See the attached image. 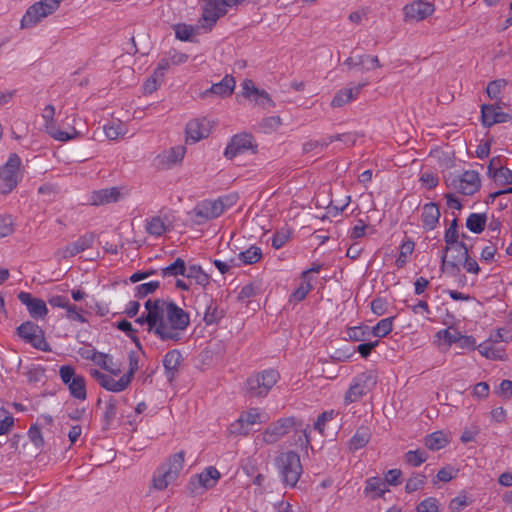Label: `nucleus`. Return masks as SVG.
Wrapping results in <instances>:
<instances>
[{"instance_id":"obj_2","label":"nucleus","mask_w":512,"mask_h":512,"mask_svg":"<svg viewBox=\"0 0 512 512\" xmlns=\"http://www.w3.org/2000/svg\"><path fill=\"white\" fill-rule=\"evenodd\" d=\"M185 452L179 451L169 456L156 468L152 477V488L158 491L165 490L179 476L184 467Z\"/></svg>"},{"instance_id":"obj_36","label":"nucleus","mask_w":512,"mask_h":512,"mask_svg":"<svg viewBox=\"0 0 512 512\" xmlns=\"http://www.w3.org/2000/svg\"><path fill=\"white\" fill-rule=\"evenodd\" d=\"M450 442V435L443 431H435L425 437V446L432 450H440Z\"/></svg>"},{"instance_id":"obj_37","label":"nucleus","mask_w":512,"mask_h":512,"mask_svg":"<svg viewBox=\"0 0 512 512\" xmlns=\"http://www.w3.org/2000/svg\"><path fill=\"white\" fill-rule=\"evenodd\" d=\"M364 61L369 62V66L365 67L366 71H370L375 68L381 67L379 58L377 56L366 55V54L360 55L357 57H349L344 61V64L346 66H348L349 68H355V67H359L360 65H363Z\"/></svg>"},{"instance_id":"obj_25","label":"nucleus","mask_w":512,"mask_h":512,"mask_svg":"<svg viewBox=\"0 0 512 512\" xmlns=\"http://www.w3.org/2000/svg\"><path fill=\"white\" fill-rule=\"evenodd\" d=\"M440 216V209L436 203L429 202L424 204L421 209V223L424 231L434 230L439 224Z\"/></svg>"},{"instance_id":"obj_20","label":"nucleus","mask_w":512,"mask_h":512,"mask_svg":"<svg viewBox=\"0 0 512 512\" xmlns=\"http://www.w3.org/2000/svg\"><path fill=\"white\" fill-rule=\"evenodd\" d=\"M227 205L224 204L222 198L214 200H203L198 203L194 209L195 215L204 220L215 219L223 214Z\"/></svg>"},{"instance_id":"obj_42","label":"nucleus","mask_w":512,"mask_h":512,"mask_svg":"<svg viewBox=\"0 0 512 512\" xmlns=\"http://www.w3.org/2000/svg\"><path fill=\"white\" fill-rule=\"evenodd\" d=\"M394 320H395V317H387V318L381 319L380 321L377 322L376 325H374L372 328H370V334L377 338L386 337L393 330Z\"/></svg>"},{"instance_id":"obj_35","label":"nucleus","mask_w":512,"mask_h":512,"mask_svg":"<svg viewBox=\"0 0 512 512\" xmlns=\"http://www.w3.org/2000/svg\"><path fill=\"white\" fill-rule=\"evenodd\" d=\"M198 484L208 490L214 488L221 478V473L214 466H208L196 476Z\"/></svg>"},{"instance_id":"obj_15","label":"nucleus","mask_w":512,"mask_h":512,"mask_svg":"<svg viewBox=\"0 0 512 512\" xmlns=\"http://www.w3.org/2000/svg\"><path fill=\"white\" fill-rule=\"evenodd\" d=\"M435 11L433 3L414 0L403 7V18L407 23L420 22L430 17Z\"/></svg>"},{"instance_id":"obj_10","label":"nucleus","mask_w":512,"mask_h":512,"mask_svg":"<svg viewBox=\"0 0 512 512\" xmlns=\"http://www.w3.org/2000/svg\"><path fill=\"white\" fill-rule=\"evenodd\" d=\"M41 116L44 121L43 126L45 131L54 140L59 142H67L80 137L81 133L77 131L74 127L70 128L68 131H63L57 127L54 120L55 107L53 105H46L43 109Z\"/></svg>"},{"instance_id":"obj_31","label":"nucleus","mask_w":512,"mask_h":512,"mask_svg":"<svg viewBox=\"0 0 512 512\" xmlns=\"http://www.w3.org/2000/svg\"><path fill=\"white\" fill-rule=\"evenodd\" d=\"M308 272H302L298 286L291 292L289 302L298 304L303 301L313 289L314 278H308Z\"/></svg>"},{"instance_id":"obj_28","label":"nucleus","mask_w":512,"mask_h":512,"mask_svg":"<svg viewBox=\"0 0 512 512\" xmlns=\"http://www.w3.org/2000/svg\"><path fill=\"white\" fill-rule=\"evenodd\" d=\"M363 492L366 497L371 500H376L383 498L385 494L389 492V487H387L386 482L380 477L372 476L366 479Z\"/></svg>"},{"instance_id":"obj_62","label":"nucleus","mask_w":512,"mask_h":512,"mask_svg":"<svg viewBox=\"0 0 512 512\" xmlns=\"http://www.w3.org/2000/svg\"><path fill=\"white\" fill-rule=\"evenodd\" d=\"M458 252L461 253L463 256V268L466 270V272L477 275L480 272V267L478 265V262L474 258L469 256L468 249L466 248V251L461 250Z\"/></svg>"},{"instance_id":"obj_14","label":"nucleus","mask_w":512,"mask_h":512,"mask_svg":"<svg viewBox=\"0 0 512 512\" xmlns=\"http://www.w3.org/2000/svg\"><path fill=\"white\" fill-rule=\"evenodd\" d=\"M263 414L259 408H250L240 414L230 425V432L236 435H248L255 424L264 422Z\"/></svg>"},{"instance_id":"obj_64","label":"nucleus","mask_w":512,"mask_h":512,"mask_svg":"<svg viewBox=\"0 0 512 512\" xmlns=\"http://www.w3.org/2000/svg\"><path fill=\"white\" fill-rule=\"evenodd\" d=\"M416 512H439V502L435 497L425 498L416 506Z\"/></svg>"},{"instance_id":"obj_1","label":"nucleus","mask_w":512,"mask_h":512,"mask_svg":"<svg viewBox=\"0 0 512 512\" xmlns=\"http://www.w3.org/2000/svg\"><path fill=\"white\" fill-rule=\"evenodd\" d=\"M146 315L136 321L146 324L147 330L162 341L178 342L190 324V316L175 302L164 299H148Z\"/></svg>"},{"instance_id":"obj_29","label":"nucleus","mask_w":512,"mask_h":512,"mask_svg":"<svg viewBox=\"0 0 512 512\" xmlns=\"http://www.w3.org/2000/svg\"><path fill=\"white\" fill-rule=\"evenodd\" d=\"M477 350L483 357L490 360H504L506 357L505 349L498 346V343L490 336L478 344Z\"/></svg>"},{"instance_id":"obj_19","label":"nucleus","mask_w":512,"mask_h":512,"mask_svg":"<svg viewBox=\"0 0 512 512\" xmlns=\"http://www.w3.org/2000/svg\"><path fill=\"white\" fill-rule=\"evenodd\" d=\"M18 300L26 306L30 317L34 320H43L48 314V308L44 300L33 297L31 293L21 291L17 295Z\"/></svg>"},{"instance_id":"obj_38","label":"nucleus","mask_w":512,"mask_h":512,"mask_svg":"<svg viewBox=\"0 0 512 512\" xmlns=\"http://www.w3.org/2000/svg\"><path fill=\"white\" fill-rule=\"evenodd\" d=\"M414 249L415 243L413 240L406 238L401 242L399 254L395 261L397 268H403L410 261Z\"/></svg>"},{"instance_id":"obj_4","label":"nucleus","mask_w":512,"mask_h":512,"mask_svg":"<svg viewBox=\"0 0 512 512\" xmlns=\"http://www.w3.org/2000/svg\"><path fill=\"white\" fill-rule=\"evenodd\" d=\"M23 176L24 167L20 156L11 153L7 161L0 167V193L12 192L22 181Z\"/></svg>"},{"instance_id":"obj_33","label":"nucleus","mask_w":512,"mask_h":512,"mask_svg":"<svg viewBox=\"0 0 512 512\" xmlns=\"http://www.w3.org/2000/svg\"><path fill=\"white\" fill-rule=\"evenodd\" d=\"M121 197L119 188L111 187L92 192L90 202L92 205H104L117 202Z\"/></svg>"},{"instance_id":"obj_9","label":"nucleus","mask_w":512,"mask_h":512,"mask_svg":"<svg viewBox=\"0 0 512 512\" xmlns=\"http://www.w3.org/2000/svg\"><path fill=\"white\" fill-rule=\"evenodd\" d=\"M59 376L62 382L68 387L70 395L80 401L87 399L86 380L82 375L76 373L75 368L70 365H63L59 369Z\"/></svg>"},{"instance_id":"obj_48","label":"nucleus","mask_w":512,"mask_h":512,"mask_svg":"<svg viewBox=\"0 0 512 512\" xmlns=\"http://www.w3.org/2000/svg\"><path fill=\"white\" fill-rule=\"evenodd\" d=\"M488 176L493 178L497 184L510 185L512 184V170L507 167H500L491 172V167H488Z\"/></svg>"},{"instance_id":"obj_27","label":"nucleus","mask_w":512,"mask_h":512,"mask_svg":"<svg viewBox=\"0 0 512 512\" xmlns=\"http://www.w3.org/2000/svg\"><path fill=\"white\" fill-rule=\"evenodd\" d=\"M481 119L484 126L491 127L494 124L506 122L508 115L500 106L484 104L481 106Z\"/></svg>"},{"instance_id":"obj_60","label":"nucleus","mask_w":512,"mask_h":512,"mask_svg":"<svg viewBox=\"0 0 512 512\" xmlns=\"http://www.w3.org/2000/svg\"><path fill=\"white\" fill-rule=\"evenodd\" d=\"M506 85H507V81L504 79H497V80L491 81L487 85V88H486L487 95L491 99H498Z\"/></svg>"},{"instance_id":"obj_49","label":"nucleus","mask_w":512,"mask_h":512,"mask_svg":"<svg viewBox=\"0 0 512 512\" xmlns=\"http://www.w3.org/2000/svg\"><path fill=\"white\" fill-rule=\"evenodd\" d=\"M185 272V261L181 258H177L170 265L163 267L161 269V274L163 277H176L183 276Z\"/></svg>"},{"instance_id":"obj_43","label":"nucleus","mask_w":512,"mask_h":512,"mask_svg":"<svg viewBox=\"0 0 512 512\" xmlns=\"http://www.w3.org/2000/svg\"><path fill=\"white\" fill-rule=\"evenodd\" d=\"M487 222V217L484 213H471L466 219L467 229L475 234L481 233Z\"/></svg>"},{"instance_id":"obj_52","label":"nucleus","mask_w":512,"mask_h":512,"mask_svg":"<svg viewBox=\"0 0 512 512\" xmlns=\"http://www.w3.org/2000/svg\"><path fill=\"white\" fill-rule=\"evenodd\" d=\"M160 286L159 281L152 280L140 285H137L134 289V296L136 298H145L146 296L154 293Z\"/></svg>"},{"instance_id":"obj_56","label":"nucleus","mask_w":512,"mask_h":512,"mask_svg":"<svg viewBox=\"0 0 512 512\" xmlns=\"http://www.w3.org/2000/svg\"><path fill=\"white\" fill-rule=\"evenodd\" d=\"M406 462L413 466L418 467L427 460V453L424 450H409L405 454Z\"/></svg>"},{"instance_id":"obj_41","label":"nucleus","mask_w":512,"mask_h":512,"mask_svg":"<svg viewBox=\"0 0 512 512\" xmlns=\"http://www.w3.org/2000/svg\"><path fill=\"white\" fill-rule=\"evenodd\" d=\"M263 256L262 249L259 246L251 245L246 250L237 255V259L243 265H252L261 260Z\"/></svg>"},{"instance_id":"obj_12","label":"nucleus","mask_w":512,"mask_h":512,"mask_svg":"<svg viewBox=\"0 0 512 512\" xmlns=\"http://www.w3.org/2000/svg\"><path fill=\"white\" fill-rule=\"evenodd\" d=\"M257 147V143L252 134L246 132L238 133L231 137L224 150V156L227 159H234L248 152L256 153Z\"/></svg>"},{"instance_id":"obj_3","label":"nucleus","mask_w":512,"mask_h":512,"mask_svg":"<svg viewBox=\"0 0 512 512\" xmlns=\"http://www.w3.org/2000/svg\"><path fill=\"white\" fill-rule=\"evenodd\" d=\"M280 380L276 369L269 368L251 374L245 383V390L249 397L264 398Z\"/></svg>"},{"instance_id":"obj_21","label":"nucleus","mask_w":512,"mask_h":512,"mask_svg":"<svg viewBox=\"0 0 512 512\" xmlns=\"http://www.w3.org/2000/svg\"><path fill=\"white\" fill-rule=\"evenodd\" d=\"M188 59L189 56L186 53L170 49L162 55L155 69L160 76H165L172 67L182 65L186 63Z\"/></svg>"},{"instance_id":"obj_16","label":"nucleus","mask_w":512,"mask_h":512,"mask_svg":"<svg viewBox=\"0 0 512 512\" xmlns=\"http://www.w3.org/2000/svg\"><path fill=\"white\" fill-rule=\"evenodd\" d=\"M242 96L248 99L250 102L254 103V105L269 108L274 107L275 103L264 89H259L256 87L255 83L251 79H245L242 84Z\"/></svg>"},{"instance_id":"obj_55","label":"nucleus","mask_w":512,"mask_h":512,"mask_svg":"<svg viewBox=\"0 0 512 512\" xmlns=\"http://www.w3.org/2000/svg\"><path fill=\"white\" fill-rule=\"evenodd\" d=\"M14 427V417L5 408H0V435H7Z\"/></svg>"},{"instance_id":"obj_53","label":"nucleus","mask_w":512,"mask_h":512,"mask_svg":"<svg viewBox=\"0 0 512 512\" xmlns=\"http://www.w3.org/2000/svg\"><path fill=\"white\" fill-rule=\"evenodd\" d=\"M473 502L466 491H461L456 497H454L449 503V509L453 512H459Z\"/></svg>"},{"instance_id":"obj_51","label":"nucleus","mask_w":512,"mask_h":512,"mask_svg":"<svg viewBox=\"0 0 512 512\" xmlns=\"http://www.w3.org/2000/svg\"><path fill=\"white\" fill-rule=\"evenodd\" d=\"M498 243L499 239H497V236H491V239L489 241L488 245H485L480 253V259L483 262H491L493 261L495 254L498 250Z\"/></svg>"},{"instance_id":"obj_6","label":"nucleus","mask_w":512,"mask_h":512,"mask_svg":"<svg viewBox=\"0 0 512 512\" xmlns=\"http://www.w3.org/2000/svg\"><path fill=\"white\" fill-rule=\"evenodd\" d=\"M276 465L284 483L294 487L302 474L299 455L293 451L282 453L276 459Z\"/></svg>"},{"instance_id":"obj_11","label":"nucleus","mask_w":512,"mask_h":512,"mask_svg":"<svg viewBox=\"0 0 512 512\" xmlns=\"http://www.w3.org/2000/svg\"><path fill=\"white\" fill-rule=\"evenodd\" d=\"M376 384V376L372 372H363L355 376L345 393L344 403L349 405L366 395Z\"/></svg>"},{"instance_id":"obj_34","label":"nucleus","mask_w":512,"mask_h":512,"mask_svg":"<svg viewBox=\"0 0 512 512\" xmlns=\"http://www.w3.org/2000/svg\"><path fill=\"white\" fill-rule=\"evenodd\" d=\"M90 360L98 366L101 373H113L120 368V364L114 361V358L106 353L93 351Z\"/></svg>"},{"instance_id":"obj_13","label":"nucleus","mask_w":512,"mask_h":512,"mask_svg":"<svg viewBox=\"0 0 512 512\" xmlns=\"http://www.w3.org/2000/svg\"><path fill=\"white\" fill-rule=\"evenodd\" d=\"M17 333L21 339L34 348L44 352L51 350L50 345L45 339L44 331L39 325L26 321L17 328Z\"/></svg>"},{"instance_id":"obj_50","label":"nucleus","mask_w":512,"mask_h":512,"mask_svg":"<svg viewBox=\"0 0 512 512\" xmlns=\"http://www.w3.org/2000/svg\"><path fill=\"white\" fill-rule=\"evenodd\" d=\"M175 37L180 41H192L196 28L192 25L179 23L174 26Z\"/></svg>"},{"instance_id":"obj_18","label":"nucleus","mask_w":512,"mask_h":512,"mask_svg":"<svg viewBox=\"0 0 512 512\" xmlns=\"http://www.w3.org/2000/svg\"><path fill=\"white\" fill-rule=\"evenodd\" d=\"M295 425L293 417L278 419L265 429L262 439L266 444H274L285 436Z\"/></svg>"},{"instance_id":"obj_5","label":"nucleus","mask_w":512,"mask_h":512,"mask_svg":"<svg viewBox=\"0 0 512 512\" xmlns=\"http://www.w3.org/2000/svg\"><path fill=\"white\" fill-rule=\"evenodd\" d=\"M244 0H203L200 24L211 31L218 20L224 17L230 8L240 5Z\"/></svg>"},{"instance_id":"obj_39","label":"nucleus","mask_w":512,"mask_h":512,"mask_svg":"<svg viewBox=\"0 0 512 512\" xmlns=\"http://www.w3.org/2000/svg\"><path fill=\"white\" fill-rule=\"evenodd\" d=\"M460 334L461 332L459 330L450 326L448 328L440 329L437 331L435 338L439 346L445 345L450 347L452 344H457Z\"/></svg>"},{"instance_id":"obj_32","label":"nucleus","mask_w":512,"mask_h":512,"mask_svg":"<svg viewBox=\"0 0 512 512\" xmlns=\"http://www.w3.org/2000/svg\"><path fill=\"white\" fill-rule=\"evenodd\" d=\"M182 361V354L177 349L170 350L164 355L163 366L169 381H172L176 376Z\"/></svg>"},{"instance_id":"obj_7","label":"nucleus","mask_w":512,"mask_h":512,"mask_svg":"<svg viewBox=\"0 0 512 512\" xmlns=\"http://www.w3.org/2000/svg\"><path fill=\"white\" fill-rule=\"evenodd\" d=\"M89 375L97 382V384L106 391L113 393H121L130 385L129 376L121 373V367L113 373H101L99 369H89Z\"/></svg>"},{"instance_id":"obj_59","label":"nucleus","mask_w":512,"mask_h":512,"mask_svg":"<svg viewBox=\"0 0 512 512\" xmlns=\"http://www.w3.org/2000/svg\"><path fill=\"white\" fill-rule=\"evenodd\" d=\"M348 337L353 341H364L370 334L368 326H354L350 327L347 331Z\"/></svg>"},{"instance_id":"obj_46","label":"nucleus","mask_w":512,"mask_h":512,"mask_svg":"<svg viewBox=\"0 0 512 512\" xmlns=\"http://www.w3.org/2000/svg\"><path fill=\"white\" fill-rule=\"evenodd\" d=\"M103 130L105 133V136L110 140H117L118 138L122 137L126 133V128L123 125L122 122L119 120L117 121H110L103 126Z\"/></svg>"},{"instance_id":"obj_30","label":"nucleus","mask_w":512,"mask_h":512,"mask_svg":"<svg viewBox=\"0 0 512 512\" xmlns=\"http://www.w3.org/2000/svg\"><path fill=\"white\" fill-rule=\"evenodd\" d=\"M170 228V221L167 216L155 215L145 219L146 232L154 237H160Z\"/></svg>"},{"instance_id":"obj_45","label":"nucleus","mask_w":512,"mask_h":512,"mask_svg":"<svg viewBox=\"0 0 512 512\" xmlns=\"http://www.w3.org/2000/svg\"><path fill=\"white\" fill-rule=\"evenodd\" d=\"M291 235H292V231L286 225L277 229L271 237L272 247L276 250L281 249L290 240Z\"/></svg>"},{"instance_id":"obj_8","label":"nucleus","mask_w":512,"mask_h":512,"mask_svg":"<svg viewBox=\"0 0 512 512\" xmlns=\"http://www.w3.org/2000/svg\"><path fill=\"white\" fill-rule=\"evenodd\" d=\"M449 188L466 196H471L479 191L481 178L477 171L466 170L458 175L449 177L446 180Z\"/></svg>"},{"instance_id":"obj_17","label":"nucleus","mask_w":512,"mask_h":512,"mask_svg":"<svg viewBox=\"0 0 512 512\" xmlns=\"http://www.w3.org/2000/svg\"><path fill=\"white\" fill-rule=\"evenodd\" d=\"M186 148L182 145L171 147L159 153L154 159L158 170H169L180 165L184 159Z\"/></svg>"},{"instance_id":"obj_63","label":"nucleus","mask_w":512,"mask_h":512,"mask_svg":"<svg viewBox=\"0 0 512 512\" xmlns=\"http://www.w3.org/2000/svg\"><path fill=\"white\" fill-rule=\"evenodd\" d=\"M388 300L384 297H376L371 301L370 308L376 316H383L388 311Z\"/></svg>"},{"instance_id":"obj_58","label":"nucleus","mask_w":512,"mask_h":512,"mask_svg":"<svg viewBox=\"0 0 512 512\" xmlns=\"http://www.w3.org/2000/svg\"><path fill=\"white\" fill-rule=\"evenodd\" d=\"M66 318L70 321L78 322L81 324L87 322V319L84 316V310L81 307L71 303L66 309Z\"/></svg>"},{"instance_id":"obj_23","label":"nucleus","mask_w":512,"mask_h":512,"mask_svg":"<svg viewBox=\"0 0 512 512\" xmlns=\"http://www.w3.org/2000/svg\"><path fill=\"white\" fill-rule=\"evenodd\" d=\"M366 85L367 83L364 82L357 85L347 86L338 90L331 100V107L340 108L355 101L358 98L361 89Z\"/></svg>"},{"instance_id":"obj_22","label":"nucleus","mask_w":512,"mask_h":512,"mask_svg":"<svg viewBox=\"0 0 512 512\" xmlns=\"http://www.w3.org/2000/svg\"><path fill=\"white\" fill-rule=\"evenodd\" d=\"M212 125L207 118H198L189 121L186 125L187 140L198 142L207 138L211 132Z\"/></svg>"},{"instance_id":"obj_54","label":"nucleus","mask_w":512,"mask_h":512,"mask_svg":"<svg viewBox=\"0 0 512 512\" xmlns=\"http://www.w3.org/2000/svg\"><path fill=\"white\" fill-rule=\"evenodd\" d=\"M165 76H160L158 71L154 69L153 74L144 82L143 90L145 94H152L164 82Z\"/></svg>"},{"instance_id":"obj_47","label":"nucleus","mask_w":512,"mask_h":512,"mask_svg":"<svg viewBox=\"0 0 512 512\" xmlns=\"http://www.w3.org/2000/svg\"><path fill=\"white\" fill-rule=\"evenodd\" d=\"M371 434L368 429L360 428L355 434L352 436L349 442V447L351 450L356 451L362 449L369 442Z\"/></svg>"},{"instance_id":"obj_40","label":"nucleus","mask_w":512,"mask_h":512,"mask_svg":"<svg viewBox=\"0 0 512 512\" xmlns=\"http://www.w3.org/2000/svg\"><path fill=\"white\" fill-rule=\"evenodd\" d=\"M235 84V79L226 75L220 82L211 86L210 92L221 97L230 96L235 89Z\"/></svg>"},{"instance_id":"obj_26","label":"nucleus","mask_w":512,"mask_h":512,"mask_svg":"<svg viewBox=\"0 0 512 512\" xmlns=\"http://www.w3.org/2000/svg\"><path fill=\"white\" fill-rule=\"evenodd\" d=\"M94 242V237L92 234H85L80 236L74 242L68 244L66 247L61 249L58 254L62 258H70L73 257L89 248L92 247Z\"/></svg>"},{"instance_id":"obj_24","label":"nucleus","mask_w":512,"mask_h":512,"mask_svg":"<svg viewBox=\"0 0 512 512\" xmlns=\"http://www.w3.org/2000/svg\"><path fill=\"white\" fill-rule=\"evenodd\" d=\"M444 241L446 243L444 254L442 255V261L446 260V252L449 250L466 251V244L464 242L459 241V232H458V219L455 217L449 224L448 228L444 233Z\"/></svg>"},{"instance_id":"obj_44","label":"nucleus","mask_w":512,"mask_h":512,"mask_svg":"<svg viewBox=\"0 0 512 512\" xmlns=\"http://www.w3.org/2000/svg\"><path fill=\"white\" fill-rule=\"evenodd\" d=\"M183 276L189 279H194L196 283L201 286H205L209 282L208 275L203 271L201 266L195 264L188 267L185 265V272Z\"/></svg>"},{"instance_id":"obj_57","label":"nucleus","mask_w":512,"mask_h":512,"mask_svg":"<svg viewBox=\"0 0 512 512\" xmlns=\"http://www.w3.org/2000/svg\"><path fill=\"white\" fill-rule=\"evenodd\" d=\"M425 482H426L425 475L414 474L407 480V482L405 484V491L407 493H413L415 491H418L424 487Z\"/></svg>"},{"instance_id":"obj_61","label":"nucleus","mask_w":512,"mask_h":512,"mask_svg":"<svg viewBox=\"0 0 512 512\" xmlns=\"http://www.w3.org/2000/svg\"><path fill=\"white\" fill-rule=\"evenodd\" d=\"M223 317V312L217 306L211 304L206 308L204 313V321L207 325L218 323Z\"/></svg>"}]
</instances>
